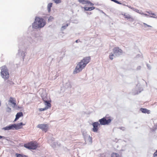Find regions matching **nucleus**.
<instances>
[{"instance_id": "1", "label": "nucleus", "mask_w": 157, "mask_h": 157, "mask_svg": "<svg viewBox=\"0 0 157 157\" xmlns=\"http://www.w3.org/2000/svg\"><path fill=\"white\" fill-rule=\"evenodd\" d=\"M19 43L17 55L21 56L24 60L25 56L27 49L31 44H35L36 42L31 37H28L26 39H19Z\"/></svg>"}, {"instance_id": "2", "label": "nucleus", "mask_w": 157, "mask_h": 157, "mask_svg": "<svg viewBox=\"0 0 157 157\" xmlns=\"http://www.w3.org/2000/svg\"><path fill=\"white\" fill-rule=\"evenodd\" d=\"M90 56L84 57L80 62H79L76 66L73 71V74H75L81 71L90 61Z\"/></svg>"}, {"instance_id": "3", "label": "nucleus", "mask_w": 157, "mask_h": 157, "mask_svg": "<svg viewBox=\"0 0 157 157\" xmlns=\"http://www.w3.org/2000/svg\"><path fill=\"white\" fill-rule=\"evenodd\" d=\"M46 24L45 21L43 18L36 17L34 22L32 24V27L33 29H36L43 28Z\"/></svg>"}, {"instance_id": "4", "label": "nucleus", "mask_w": 157, "mask_h": 157, "mask_svg": "<svg viewBox=\"0 0 157 157\" xmlns=\"http://www.w3.org/2000/svg\"><path fill=\"white\" fill-rule=\"evenodd\" d=\"M113 53H111L109 55V57L110 59L113 60V56H119L122 54V50L120 49L119 47H115L113 49Z\"/></svg>"}, {"instance_id": "5", "label": "nucleus", "mask_w": 157, "mask_h": 157, "mask_svg": "<svg viewBox=\"0 0 157 157\" xmlns=\"http://www.w3.org/2000/svg\"><path fill=\"white\" fill-rule=\"evenodd\" d=\"M112 120L106 116L103 117L99 120L100 125H105L108 124Z\"/></svg>"}, {"instance_id": "6", "label": "nucleus", "mask_w": 157, "mask_h": 157, "mask_svg": "<svg viewBox=\"0 0 157 157\" xmlns=\"http://www.w3.org/2000/svg\"><path fill=\"white\" fill-rule=\"evenodd\" d=\"M24 146L29 149L35 150L38 147V145L36 143L30 142L28 144H25Z\"/></svg>"}, {"instance_id": "7", "label": "nucleus", "mask_w": 157, "mask_h": 157, "mask_svg": "<svg viewBox=\"0 0 157 157\" xmlns=\"http://www.w3.org/2000/svg\"><path fill=\"white\" fill-rule=\"evenodd\" d=\"M143 90L142 88L140 86V85L138 84L136 87L132 90V93L133 95H135L140 93Z\"/></svg>"}, {"instance_id": "8", "label": "nucleus", "mask_w": 157, "mask_h": 157, "mask_svg": "<svg viewBox=\"0 0 157 157\" xmlns=\"http://www.w3.org/2000/svg\"><path fill=\"white\" fill-rule=\"evenodd\" d=\"M37 127L40 128L45 132H46L48 129V125L47 124H38Z\"/></svg>"}, {"instance_id": "9", "label": "nucleus", "mask_w": 157, "mask_h": 157, "mask_svg": "<svg viewBox=\"0 0 157 157\" xmlns=\"http://www.w3.org/2000/svg\"><path fill=\"white\" fill-rule=\"evenodd\" d=\"M82 132L84 138L86 139L88 137V139L89 140V142L91 143H92L91 137L90 135L88 136L87 135L86 131V130H82Z\"/></svg>"}, {"instance_id": "10", "label": "nucleus", "mask_w": 157, "mask_h": 157, "mask_svg": "<svg viewBox=\"0 0 157 157\" xmlns=\"http://www.w3.org/2000/svg\"><path fill=\"white\" fill-rule=\"evenodd\" d=\"M15 124H10L9 125L2 128V129L4 130H10L15 129Z\"/></svg>"}, {"instance_id": "11", "label": "nucleus", "mask_w": 157, "mask_h": 157, "mask_svg": "<svg viewBox=\"0 0 157 157\" xmlns=\"http://www.w3.org/2000/svg\"><path fill=\"white\" fill-rule=\"evenodd\" d=\"M100 124L98 122H94L92 124V126L93 128H92V130L94 132H96L98 130V126H100Z\"/></svg>"}, {"instance_id": "12", "label": "nucleus", "mask_w": 157, "mask_h": 157, "mask_svg": "<svg viewBox=\"0 0 157 157\" xmlns=\"http://www.w3.org/2000/svg\"><path fill=\"white\" fill-rule=\"evenodd\" d=\"M34 38L36 39L38 41L41 42L43 39V36L40 34L36 33L34 35Z\"/></svg>"}, {"instance_id": "13", "label": "nucleus", "mask_w": 157, "mask_h": 157, "mask_svg": "<svg viewBox=\"0 0 157 157\" xmlns=\"http://www.w3.org/2000/svg\"><path fill=\"white\" fill-rule=\"evenodd\" d=\"M25 125V124H23L22 122H20L17 124H15V130H18L21 128L22 126Z\"/></svg>"}, {"instance_id": "14", "label": "nucleus", "mask_w": 157, "mask_h": 157, "mask_svg": "<svg viewBox=\"0 0 157 157\" xmlns=\"http://www.w3.org/2000/svg\"><path fill=\"white\" fill-rule=\"evenodd\" d=\"M124 16V17L127 18L128 20L131 21H134L133 18L129 14H125Z\"/></svg>"}, {"instance_id": "15", "label": "nucleus", "mask_w": 157, "mask_h": 157, "mask_svg": "<svg viewBox=\"0 0 157 157\" xmlns=\"http://www.w3.org/2000/svg\"><path fill=\"white\" fill-rule=\"evenodd\" d=\"M23 116V114L22 112L17 113L16 115V117L14 120V121L17 120L20 117Z\"/></svg>"}, {"instance_id": "16", "label": "nucleus", "mask_w": 157, "mask_h": 157, "mask_svg": "<svg viewBox=\"0 0 157 157\" xmlns=\"http://www.w3.org/2000/svg\"><path fill=\"white\" fill-rule=\"evenodd\" d=\"M51 140L52 141V142H51L50 141L51 140H48V142L50 144V145L51 146L53 147V148H54L56 147V143L55 142H53V141L54 140V138H53Z\"/></svg>"}, {"instance_id": "17", "label": "nucleus", "mask_w": 157, "mask_h": 157, "mask_svg": "<svg viewBox=\"0 0 157 157\" xmlns=\"http://www.w3.org/2000/svg\"><path fill=\"white\" fill-rule=\"evenodd\" d=\"M140 110L143 113H147V114L150 113V110L147 109H146L141 108L140 109Z\"/></svg>"}, {"instance_id": "18", "label": "nucleus", "mask_w": 157, "mask_h": 157, "mask_svg": "<svg viewBox=\"0 0 157 157\" xmlns=\"http://www.w3.org/2000/svg\"><path fill=\"white\" fill-rule=\"evenodd\" d=\"M9 101L10 103H11L12 104H13L14 105V106H16V103H15L16 101H15V100H14L13 98H12L11 97L10 98Z\"/></svg>"}, {"instance_id": "19", "label": "nucleus", "mask_w": 157, "mask_h": 157, "mask_svg": "<svg viewBox=\"0 0 157 157\" xmlns=\"http://www.w3.org/2000/svg\"><path fill=\"white\" fill-rule=\"evenodd\" d=\"M52 3H49L48 5V10L49 12H50L51 11V7H52Z\"/></svg>"}, {"instance_id": "20", "label": "nucleus", "mask_w": 157, "mask_h": 157, "mask_svg": "<svg viewBox=\"0 0 157 157\" xmlns=\"http://www.w3.org/2000/svg\"><path fill=\"white\" fill-rule=\"evenodd\" d=\"M45 105L46 106V107H48V108L51 107V104L49 101H48L44 102Z\"/></svg>"}, {"instance_id": "21", "label": "nucleus", "mask_w": 157, "mask_h": 157, "mask_svg": "<svg viewBox=\"0 0 157 157\" xmlns=\"http://www.w3.org/2000/svg\"><path fill=\"white\" fill-rule=\"evenodd\" d=\"M78 1L82 4H87L88 1L87 0H78Z\"/></svg>"}, {"instance_id": "22", "label": "nucleus", "mask_w": 157, "mask_h": 157, "mask_svg": "<svg viewBox=\"0 0 157 157\" xmlns=\"http://www.w3.org/2000/svg\"><path fill=\"white\" fill-rule=\"evenodd\" d=\"M111 157H121V156L118 153H113L111 155Z\"/></svg>"}, {"instance_id": "23", "label": "nucleus", "mask_w": 157, "mask_h": 157, "mask_svg": "<svg viewBox=\"0 0 157 157\" xmlns=\"http://www.w3.org/2000/svg\"><path fill=\"white\" fill-rule=\"evenodd\" d=\"M15 155L16 156V157H28L27 156V155L23 154H19L18 153H16Z\"/></svg>"}, {"instance_id": "24", "label": "nucleus", "mask_w": 157, "mask_h": 157, "mask_svg": "<svg viewBox=\"0 0 157 157\" xmlns=\"http://www.w3.org/2000/svg\"><path fill=\"white\" fill-rule=\"evenodd\" d=\"M157 129V124H155L152 128H151V130L152 132L155 131Z\"/></svg>"}, {"instance_id": "25", "label": "nucleus", "mask_w": 157, "mask_h": 157, "mask_svg": "<svg viewBox=\"0 0 157 157\" xmlns=\"http://www.w3.org/2000/svg\"><path fill=\"white\" fill-rule=\"evenodd\" d=\"M134 11H136V12L141 14H143V12H142V11L141 10H139L137 9H136V8H135V10H134Z\"/></svg>"}, {"instance_id": "26", "label": "nucleus", "mask_w": 157, "mask_h": 157, "mask_svg": "<svg viewBox=\"0 0 157 157\" xmlns=\"http://www.w3.org/2000/svg\"><path fill=\"white\" fill-rule=\"evenodd\" d=\"M68 25L69 24L68 23H67L66 25L62 26L61 28V30L63 31L64 29H65L68 26Z\"/></svg>"}, {"instance_id": "27", "label": "nucleus", "mask_w": 157, "mask_h": 157, "mask_svg": "<svg viewBox=\"0 0 157 157\" xmlns=\"http://www.w3.org/2000/svg\"><path fill=\"white\" fill-rule=\"evenodd\" d=\"M41 97L44 102L48 101V98L46 97H44V96H41Z\"/></svg>"}, {"instance_id": "28", "label": "nucleus", "mask_w": 157, "mask_h": 157, "mask_svg": "<svg viewBox=\"0 0 157 157\" xmlns=\"http://www.w3.org/2000/svg\"><path fill=\"white\" fill-rule=\"evenodd\" d=\"M106 153H103L100 154L99 155V157H106Z\"/></svg>"}, {"instance_id": "29", "label": "nucleus", "mask_w": 157, "mask_h": 157, "mask_svg": "<svg viewBox=\"0 0 157 157\" xmlns=\"http://www.w3.org/2000/svg\"><path fill=\"white\" fill-rule=\"evenodd\" d=\"M142 15H145L147 17L149 16L150 17H152V18H156V17H154L153 16H149L148 14H146V13H143V14H142Z\"/></svg>"}, {"instance_id": "30", "label": "nucleus", "mask_w": 157, "mask_h": 157, "mask_svg": "<svg viewBox=\"0 0 157 157\" xmlns=\"http://www.w3.org/2000/svg\"><path fill=\"white\" fill-rule=\"evenodd\" d=\"M48 109V107H45L44 108H41L39 109V110L40 111H44Z\"/></svg>"}, {"instance_id": "31", "label": "nucleus", "mask_w": 157, "mask_h": 157, "mask_svg": "<svg viewBox=\"0 0 157 157\" xmlns=\"http://www.w3.org/2000/svg\"><path fill=\"white\" fill-rule=\"evenodd\" d=\"M83 8L84 9L85 11H90V7H84Z\"/></svg>"}, {"instance_id": "32", "label": "nucleus", "mask_w": 157, "mask_h": 157, "mask_svg": "<svg viewBox=\"0 0 157 157\" xmlns=\"http://www.w3.org/2000/svg\"><path fill=\"white\" fill-rule=\"evenodd\" d=\"M54 18L52 16H50L48 19V21H52Z\"/></svg>"}, {"instance_id": "33", "label": "nucleus", "mask_w": 157, "mask_h": 157, "mask_svg": "<svg viewBox=\"0 0 157 157\" xmlns=\"http://www.w3.org/2000/svg\"><path fill=\"white\" fill-rule=\"evenodd\" d=\"M56 3H59L61 2V0H53Z\"/></svg>"}, {"instance_id": "34", "label": "nucleus", "mask_w": 157, "mask_h": 157, "mask_svg": "<svg viewBox=\"0 0 157 157\" xmlns=\"http://www.w3.org/2000/svg\"><path fill=\"white\" fill-rule=\"evenodd\" d=\"M123 5H124V6H125V5H124V4H123ZM126 6H128L129 8H130L131 9H132V10H133V11L134 10H135V8L133 7H132L131 6H127V5H126Z\"/></svg>"}, {"instance_id": "35", "label": "nucleus", "mask_w": 157, "mask_h": 157, "mask_svg": "<svg viewBox=\"0 0 157 157\" xmlns=\"http://www.w3.org/2000/svg\"><path fill=\"white\" fill-rule=\"evenodd\" d=\"M6 111L9 113L10 112H11V109L8 107L6 109Z\"/></svg>"}, {"instance_id": "36", "label": "nucleus", "mask_w": 157, "mask_h": 157, "mask_svg": "<svg viewBox=\"0 0 157 157\" xmlns=\"http://www.w3.org/2000/svg\"><path fill=\"white\" fill-rule=\"evenodd\" d=\"M146 65H147V68L149 69V70H150L151 68V66H150V65L148 64H146Z\"/></svg>"}, {"instance_id": "37", "label": "nucleus", "mask_w": 157, "mask_h": 157, "mask_svg": "<svg viewBox=\"0 0 157 157\" xmlns=\"http://www.w3.org/2000/svg\"><path fill=\"white\" fill-rule=\"evenodd\" d=\"M87 4H90V5L91 6H93L94 5V4L92 3L91 2L89 1H88Z\"/></svg>"}, {"instance_id": "38", "label": "nucleus", "mask_w": 157, "mask_h": 157, "mask_svg": "<svg viewBox=\"0 0 157 157\" xmlns=\"http://www.w3.org/2000/svg\"><path fill=\"white\" fill-rule=\"evenodd\" d=\"M7 83H8L10 84V85H11L13 84V83L10 80H8L7 81Z\"/></svg>"}, {"instance_id": "39", "label": "nucleus", "mask_w": 157, "mask_h": 157, "mask_svg": "<svg viewBox=\"0 0 157 157\" xmlns=\"http://www.w3.org/2000/svg\"><path fill=\"white\" fill-rule=\"evenodd\" d=\"M153 157H155L157 156V150L153 154Z\"/></svg>"}, {"instance_id": "40", "label": "nucleus", "mask_w": 157, "mask_h": 157, "mask_svg": "<svg viewBox=\"0 0 157 157\" xmlns=\"http://www.w3.org/2000/svg\"><path fill=\"white\" fill-rule=\"evenodd\" d=\"M144 26H147V27H151V26L150 25H147V24L145 23H144Z\"/></svg>"}, {"instance_id": "41", "label": "nucleus", "mask_w": 157, "mask_h": 157, "mask_svg": "<svg viewBox=\"0 0 157 157\" xmlns=\"http://www.w3.org/2000/svg\"><path fill=\"white\" fill-rule=\"evenodd\" d=\"M67 84L68 86V87H69L70 88H71V84L70 83H69V82L67 83Z\"/></svg>"}, {"instance_id": "42", "label": "nucleus", "mask_w": 157, "mask_h": 157, "mask_svg": "<svg viewBox=\"0 0 157 157\" xmlns=\"http://www.w3.org/2000/svg\"><path fill=\"white\" fill-rule=\"evenodd\" d=\"M119 128L122 130L123 131H124L125 130V128L124 127H120Z\"/></svg>"}, {"instance_id": "43", "label": "nucleus", "mask_w": 157, "mask_h": 157, "mask_svg": "<svg viewBox=\"0 0 157 157\" xmlns=\"http://www.w3.org/2000/svg\"><path fill=\"white\" fill-rule=\"evenodd\" d=\"M146 13H149V14L151 15L152 12L151 11H146Z\"/></svg>"}, {"instance_id": "44", "label": "nucleus", "mask_w": 157, "mask_h": 157, "mask_svg": "<svg viewBox=\"0 0 157 157\" xmlns=\"http://www.w3.org/2000/svg\"><path fill=\"white\" fill-rule=\"evenodd\" d=\"M141 68V66H138L137 67V68H136V69L137 70H140V69Z\"/></svg>"}, {"instance_id": "45", "label": "nucleus", "mask_w": 157, "mask_h": 157, "mask_svg": "<svg viewBox=\"0 0 157 157\" xmlns=\"http://www.w3.org/2000/svg\"><path fill=\"white\" fill-rule=\"evenodd\" d=\"M6 137L4 136H2L0 135V139L2 138H3V139H5Z\"/></svg>"}, {"instance_id": "46", "label": "nucleus", "mask_w": 157, "mask_h": 157, "mask_svg": "<svg viewBox=\"0 0 157 157\" xmlns=\"http://www.w3.org/2000/svg\"><path fill=\"white\" fill-rule=\"evenodd\" d=\"M90 11H91L93 10H94L95 9V7L94 6L90 7Z\"/></svg>"}, {"instance_id": "47", "label": "nucleus", "mask_w": 157, "mask_h": 157, "mask_svg": "<svg viewBox=\"0 0 157 157\" xmlns=\"http://www.w3.org/2000/svg\"><path fill=\"white\" fill-rule=\"evenodd\" d=\"M78 42H80V40H76L75 41V42L76 43H78Z\"/></svg>"}, {"instance_id": "48", "label": "nucleus", "mask_w": 157, "mask_h": 157, "mask_svg": "<svg viewBox=\"0 0 157 157\" xmlns=\"http://www.w3.org/2000/svg\"><path fill=\"white\" fill-rule=\"evenodd\" d=\"M86 13L87 14H91V12H86Z\"/></svg>"}, {"instance_id": "49", "label": "nucleus", "mask_w": 157, "mask_h": 157, "mask_svg": "<svg viewBox=\"0 0 157 157\" xmlns=\"http://www.w3.org/2000/svg\"><path fill=\"white\" fill-rule=\"evenodd\" d=\"M151 15H153V16H156V15L154 13H152Z\"/></svg>"}, {"instance_id": "50", "label": "nucleus", "mask_w": 157, "mask_h": 157, "mask_svg": "<svg viewBox=\"0 0 157 157\" xmlns=\"http://www.w3.org/2000/svg\"><path fill=\"white\" fill-rule=\"evenodd\" d=\"M56 77H58V76H59V75H57V74H56Z\"/></svg>"}, {"instance_id": "51", "label": "nucleus", "mask_w": 157, "mask_h": 157, "mask_svg": "<svg viewBox=\"0 0 157 157\" xmlns=\"http://www.w3.org/2000/svg\"><path fill=\"white\" fill-rule=\"evenodd\" d=\"M18 108H20V107H19V106H18Z\"/></svg>"}]
</instances>
